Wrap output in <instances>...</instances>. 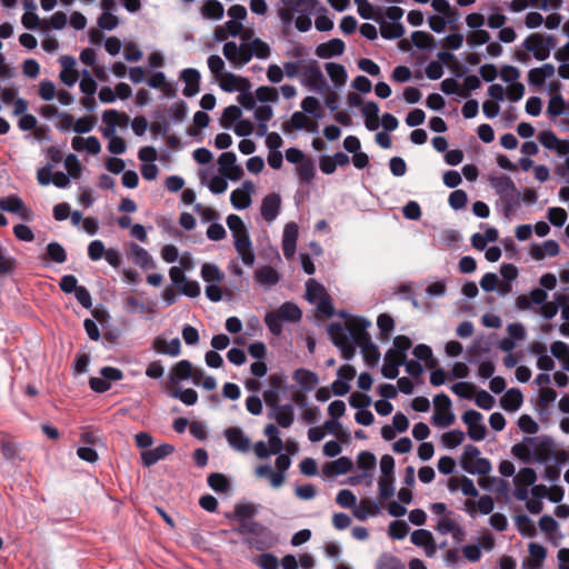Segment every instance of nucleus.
Returning <instances> with one entry per match:
<instances>
[{
    "label": "nucleus",
    "instance_id": "1",
    "mask_svg": "<svg viewBox=\"0 0 569 569\" xmlns=\"http://www.w3.org/2000/svg\"><path fill=\"white\" fill-rule=\"evenodd\" d=\"M461 468L470 475L486 476L491 471V463L487 458L480 457V450L473 445H467L463 449Z\"/></svg>",
    "mask_w": 569,
    "mask_h": 569
},
{
    "label": "nucleus",
    "instance_id": "50",
    "mask_svg": "<svg viewBox=\"0 0 569 569\" xmlns=\"http://www.w3.org/2000/svg\"><path fill=\"white\" fill-rule=\"evenodd\" d=\"M290 120L293 124V128L297 130L307 129L309 131H316L317 127H318L317 123H315V122L308 124V122H309L308 117L303 112H300V111L293 112Z\"/></svg>",
    "mask_w": 569,
    "mask_h": 569
},
{
    "label": "nucleus",
    "instance_id": "24",
    "mask_svg": "<svg viewBox=\"0 0 569 569\" xmlns=\"http://www.w3.org/2000/svg\"><path fill=\"white\" fill-rule=\"evenodd\" d=\"M276 311L283 321L298 322L302 318L301 309L293 302H284Z\"/></svg>",
    "mask_w": 569,
    "mask_h": 569
},
{
    "label": "nucleus",
    "instance_id": "46",
    "mask_svg": "<svg viewBox=\"0 0 569 569\" xmlns=\"http://www.w3.org/2000/svg\"><path fill=\"white\" fill-rule=\"evenodd\" d=\"M66 24H67V14L62 11H57L51 16L49 21L42 20L41 30L46 31L50 28L60 30V29L64 28Z\"/></svg>",
    "mask_w": 569,
    "mask_h": 569
},
{
    "label": "nucleus",
    "instance_id": "47",
    "mask_svg": "<svg viewBox=\"0 0 569 569\" xmlns=\"http://www.w3.org/2000/svg\"><path fill=\"white\" fill-rule=\"evenodd\" d=\"M172 398H177L187 406H193L198 401V393L194 389L188 388L184 390L176 389L170 392Z\"/></svg>",
    "mask_w": 569,
    "mask_h": 569
},
{
    "label": "nucleus",
    "instance_id": "36",
    "mask_svg": "<svg viewBox=\"0 0 569 569\" xmlns=\"http://www.w3.org/2000/svg\"><path fill=\"white\" fill-rule=\"evenodd\" d=\"M325 295H328L325 290V287L317 282L315 279H309L306 282V298L310 302H315L316 300H320Z\"/></svg>",
    "mask_w": 569,
    "mask_h": 569
},
{
    "label": "nucleus",
    "instance_id": "63",
    "mask_svg": "<svg viewBox=\"0 0 569 569\" xmlns=\"http://www.w3.org/2000/svg\"><path fill=\"white\" fill-rule=\"evenodd\" d=\"M254 563L261 569H278L279 560L273 553L264 552L259 555Z\"/></svg>",
    "mask_w": 569,
    "mask_h": 569
},
{
    "label": "nucleus",
    "instance_id": "52",
    "mask_svg": "<svg viewBox=\"0 0 569 569\" xmlns=\"http://www.w3.org/2000/svg\"><path fill=\"white\" fill-rule=\"evenodd\" d=\"M378 487L380 499L387 500L391 498L395 493L393 477H380Z\"/></svg>",
    "mask_w": 569,
    "mask_h": 569
},
{
    "label": "nucleus",
    "instance_id": "9",
    "mask_svg": "<svg viewBox=\"0 0 569 569\" xmlns=\"http://www.w3.org/2000/svg\"><path fill=\"white\" fill-rule=\"evenodd\" d=\"M398 352L389 349L385 355V361L381 368V373L387 379H396L399 375V367L402 366L407 356L399 357Z\"/></svg>",
    "mask_w": 569,
    "mask_h": 569
},
{
    "label": "nucleus",
    "instance_id": "45",
    "mask_svg": "<svg viewBox=\"0 0 569 569\" xmlns=\"http://www.w3.org/2000/svg\"><path fill=\"white\" fill-rule=\"evenodd\" d=\"M358 13L362 19L375 20L377 23L383 19V13L380 8L375 9L369 2L358 7Z\"/></svg>",
    "mask_w": 569,
    "mask_h": 569
},
{
    "label": "nucleus",
    "instance_id": "48",
    "mask_svg": "<svg viewBox=\"0 0 569 569\" xmlns=\"http://www.w3.org/2000/svg\"><path fill=\"white\" fill-rule=\"evenodd\" d=\"M500 198L505 204L503 211L506 216H508L520 204V192L517 190V188H515L512 192H507L500 196Z\"/></svg>",
    "mask_w": 569,
    "mask_h": 569
},
{
    "label": "nucleus",
    "instance_id": "11",
    "mask_svg": "<svg viewBox=\"0 0 569 569\" xmlns=\"http://www.w3.org/2000/svg\"><path fill=\"white\" fill-rule=\"evenodd\" d=\"M280 207H281V197L278 193L272 192V193L267 194L262 199L261 208H260L262 218L267 222H272L278 217V214L280 212Z\"/></svg>",
    "mask_w": 569,
    "mask_h": 569
},
{
    "label": "nucleus",
    "instance_id": "32",
    "mask_svg": "<svg viewBox=\"0 0 569 569\" xmlns=\"http://www.w3.org/2000/svg\"><path fill=\"white\" fill-rule=\"evenodd\" d=\"M257 515V509L251 503H238L234 507L233 515L230 516V519L241 521H247L252 519Z\"/></svg>",
    "mask_w": 569,
    "mask_h": 569
},
{
    "label": "nucleus",
    "instance_id": "57",
    "mask_svg": "<svg viewBox=\"0 0 569 569\" xmlns=\"http://www.w3.org/2000/svg\"><path fill=\"white\" fill-rule=\"evenodd\" d=\"M465 440V433L461 430H450L442 435V442L447 448L453 449Z\"/></svg>",
    "mask_w": 569,
    "mask_h": 569
},
{
    "label": "nucleus",
    "instance_id": "41",
    "mask_svg": "<svg viewBox=\"0 0 569 569\" xmlns=\"http://www.w3.org/2000/svg\"><path fill=\"white\" fill-rule=\"evenodd\" d=\"M282 321L283 320L277 313L276 310L268 312L264 317V323H266L267 328L276 337H279L282 335V331H283Z\"/></svg>",
    "mask_w": 569,
    "mask_h": 569
},
{
    "label": "nucleus",
    "instance_id": "37",
    "mask_svg": "<svg viewBox=\"0 0 569 569\" xmlns=\"http://www.w3.org/2000/svg\"><path fill=\"white\" fill-rule=\"evenodd\" d=\"M297 173L301 182L309 183L316 176L313 161L310 158H307L298 166Z\"/></svg>",
    "mask_w": 569,
    "mask_h": 569
},
{
    "label": "nucleus",
    "instance_id": "26",
    "mask_svg": "<svg viewBox=\"0 0 569 569\" xmlns=\"http://www.w3.org/2000/svg\"><path fill=\"white\" fill-rule=\"evenodd\" d=\"M325 68L336 87L339 88L346 83L347 71L342 64L336 62H327Z\"/></svg>",
    "mask_w": 569,
    "mask_h": 569
},
{
    "label": "nucleus",
    "instance_id": "33",
    "mask_svg": "<svg viewBox=\"0 0 569 569\" xmlns=\"http://www.w3.org/2000/svg\"><path fill=\"white\" fill-rule=\"evenodd\" d=\"M131 252L133 256L134 263L138 264L139 267H154L151 256L144 248L140 247L139 244L132 243Z\"/></svg>",
    "mask_w": 569,
    "mask_h": 569
},
{
    "label": "nucleus",
    "instance_id": "8",
    "mask_svg": "<svg viewBox=\"0 0 569 569\" xmlns=\"http://www.w3.org/2000/svg\"><path fill=\"white\" fill-rule=\"evenodd\" d=\"M229 446L240 452L250 450L251 441L239 427H229L224 430Z\"/></svg>",
    "mask_w": 569,
    "mask_h": 569
},
{
    "label": "nucleus",
    "instance_id": "17",
    "mask_svg": "<svg viewBox=\"0 0 569 569\" xmlns=\"http://www.w3.org/2000/svg\"><path fill=\"white\" fill-rule=\"evenodd\" d=\"M352 461L348 457H340L337 460L327 462L323 468L322 472L326 477L331 478L338 475H345L351 471L352 469Z\"/></svg>",
    "mask_w": 569,
    "mask_h": 569
},
{
    "label": "nucleus",
    "instance_id": "44",
    "mask_svg": "<svg viewBox=\"0 0 569 569\" xmlns=\"http://www.w3.org/2000/svg\"><path fill=\"white\" fill-rule=\"evenodd\" d=\"M516 525L519 532L526 537H535L537 535L536 527L527 515H519L516 517Z\"/></svg>",
    "mask_w": 569,
    "mask_h": 569
},
{
    "label": "nucleus",
    "instance_id": "55",
    "mask_svg": "<svg viewBox=\"0 0 569 569\" xmlns=\"http://www.w3.org/2000/svg\"><path fill=\"white\" fill-rule=\"evenodd\" d=\"M17 266L13 257L7 256L6 250L0 247V277L11 274Z\"/></svg>",
    "mask_w": 569,
    "mask_h": 569
},
{
    "label": "nucleus",
    "instance_id": "18",
    "mask_svg": "<svg viewBox=\"0 0 569 569\" xmlns=\"http://www.w3.org/2000/svg\"><path fill=\"white\" fill-rule=\"evenodd\" d=\"M292 378L297 381L301 390L305 392L312 391L319 382L317 373L303 368L295 370Z\"/></svg>",
    "mask_w": 569,
    "mask_h": 569
},
{
    "label": "nucleus",
    "instance_id": "35",
    "mask_svg": "<svg viewBox=\"0 0 569 569\" xmlns=\"http://www.w3.org/2000/svg\"><path fill=\"white\" fill-rule=\"evenodd\" d=\"M223 12V6L218 0H207L201 8L202 16L208 19L219 20Z\"/></svg>",
    "mask_w": 569,
    "mask_h": 569
},
{
    "label": "nucleus",
    "instance_id": "3",
    "mask_svg": "<svg viewBox=\"0 0 569 569\" xmlns=\"http://www.w3.org/2000/svg\"><path fill=\"white\" fill-rule=\"evenodd\" d=\"M462 421L468 427V436L473 441H481L486 438L487 429L481 422L482 415L473 409L465 411L462 415Z\"/></svg>",
    "mask_w": 569,
    "mask_h": 569
},
{
    "label": "nucleus",
    "instance_id": "25",
    "mask_svg": "<svg viewBox=\"0 0 569 569\" xmlns=\"http://www.w3.org/2000/svg\"><path fill=\"white\" fill-rule=\"evenodd\" d=\"M381 37L388 40L399 39L405 34V27L400 22L389 23L385 18L380 21Z\"/></svg>",
    "mask_w": 569,
    "mask_h": 569
},
{
    "label": "nucleus",
    "instance_id": "19",
    "mask_svg": "<svg viewBox=\"0 0 569 569\" xmlns=\"http://www.w3.org/2000/svg\"><path fill=\"white\" fill-rule=\"evenodd\" d=\"M269 418L274 419L280 427L289 428L295 421L293 406L282 405L280 407H276V409L269 413Z\"/></svg>",
    "mask_w": 569,
    "mask_h": 569
},
{
    "label": "nucleus",
    "instance_id": "20",
    "mask_svg": "<svg viewBox=\"0 0 569 569\" xmlns=\"http://www.w3.org/2000/svg\"><path fill=\"white\" fill-rule=\"evenodd\" d=\"M379 512L380 507L376 501L369 498H363L360 500L359 505L355 507L353 516L358 520L365 521L368 517L376 516Z\"/></svg>",
    "mask_w": 569,
    "mask_h": 569
},
{
    "label": "nucleus",
    "instance_id": "16",
    "mask_svg": "<svg viewBox=\"0 0 569 569\" xmlns=\"http://www.w3.org/2000/svg\"><path fill=\"white\" fill-rule=\"evenodd\" d=\"M180 78L186 82L182 93L186 97H193L200 90V72L197 69L188 68L182 70Z\"/></svg>",
    "mask_w": 569,
    "mask_h": 569
},
{
    "label": "nucleus",
    "instance_id": "12",
    "mask_svg": "<svg viewBox=\"0 0 569 569\" xmlns=\"http://www.w3.org/2000/svg\"><path fill=\"white\" fill-rule=\"evenodd\" d=\"M541 33L535 32L529 34L522 42V48L532 53L533 58L538 61H543L549 58L547 47L541 42Z\"/></svg>",
    "mask_w": 569,
    "mask_h": 569
},
{
    "label": "nucleus",
    "instance_id": "64",
    "mask_svg": "<svg viewBox=\"0 0 569 569\" xmlns=\"http://www.w3.org/2000/svg\"><path fill=\"white\" fill-rule=\"evenodd\" d=\"M363 360L369 367H375L380 359V351L376 345L363 346L361 350Z\"/></svg>",
    "mask_w": 569,
    "mask_h": 569
},
{
    "label": "nucleus",
    "instance_id": "29",
    "mask_svg": "<svg viewBox=\"0 0 569 569\" xmlns=\"http://www.w3.org/2000/svg\"><path fill=\"white\" fill-rule=\"evenodd\" d=\"M201 277L209 284L219 283L224 279V273L213 263H203Z\"/></svg>",
    "mask_w": 569,
    "mask_h": 569
},
{
    "label": "nucleus",
    "instance_id": "42",
    "mask_svg": "<svg viewBox=\"0 0 569 569\" xmlns=\"http://www.w3.org/2000/svg\"><path fill=\"white\" fill-rule=\"evenodd\" d=\"M323 428L329 433L335 435L341 442H348L350 440L349 432L342 429L341 423L338 420H327L323 423Z\"/></svg>",
    "mask_w": 569,
    "mask_h": 569
},
{
    "label": "nucleus",
    "instance_id": "4",
    "mask_svg": "<svg viewBox=\"0 0 569 569\" xmlns=\"http://www.w3.org/2000/svg\"><path fill=\"white\" fill-rule=\"evenodd\" d=\"M525 440L532 447V455L535 460L545 462L555 453V441L548 436L525 438Z\"/></svg>",
    "mask_w": 569,
    "mask_h": 569
},
{
    "label": "nucleus",
    "instance_id": "49",
    "mask_svg": "<svg viewBox=\"0 0 569 569\" xmlns=\"http://www.w3.org/2000/svg\"><path fill=\"white\" fill-rule=\"evenodd\" d=\"M248 46L250 47L252 57L256 56L259 59H267L270 56L269 44L260 38H254L250 43H248Z\"/></svg>",
    "mask_w": 569,
    "mask_h": 569
},
{
    "label": "nucleus",
    "instance_id": "21",
    "mask_svg": "<svg viewBox=\"0 0 569 569\" xmlns=\"http://www.w3.org/2000/svg\"><path fill=\"white\" fill-rule=\"evenodd\" d=\"M523 402L522 393L519 389L511 388L500 399L501 407L509 412L518 410Z\"/></svg>",
    "mask_w": 569,
    "mask_h": 569
},
{
    "label": "nucleus",
    "instance_id": "58",
    "mask_svg": "<svg viewBox=\"0 0 569 569\" xmlns=\"http://www.w3.org/2000/svg\"><path fill=\"white\" fill-rule=\"evenodd\" d=\"M547 112L551 117H558L565 112V100L560 93L550 98Z\"/></svg>",
    "mask_w": 569,
    "mask_h": 569
},
{
    "label": "nucleus",
    "instance_id": "28",
    "mask_svg": "<svg viewBox=\"0 0 569 569\" xmlns=\"http://www.w3.org/2000/svg\"><path fill=\"white\" fill-rule=\"evenodd\" d=\"M328 333L337 348L342 347L351 340L349 335L345 331L343 327L339 322L330 323L328 327Z\"/></svg>",
    "mask_w": 569,
    "mask_h": 569
},
{
    "label": "nucleus",
    "instance_id": "54",
    "mask_svg": "<svg viewBox=\"0 0 569 569\" xmlns=\"http://www.w3.org/2000/svg\"><path fill=\"white\" fill-rule=\"evenodd\" d=\"M369 326L370 321H368L365 318H353L349 320L347 323V328L349 330L350 339H353V336H357L360 332H366Z\"/></svg>",
    "mask_w": 569,
    "mask_h": 569
},
{
    "label": "nucleus",
    "instance_id": "61",
    "mask_svg": "<svg viewBox=\"0 0 569 569\" xmlns=\"http://www.w3.org/2000/svg\"><path fill=\"white\" fill-rule=\"evenodd\" d=\"M256 98L260 102H276L279 96L276 88L262 86L256 90Z\"/></svg>",
    "mask_w": 569,
    "mask_h": 569
},
{
    "label": "nucleus",
    "instance_id": "13",
    "mask_svg": "<svg viewBox=\"0 0 569 569\" xmlns=\"http://www.w3.org/2000/svg\"><path fill=\"white\" fill-rule=\"evenodd\" d=\"M173 451L174 447L169 443H162L154 449L144 450L141 452L142 465L149 468L158 461L170 456Z\"/></svg>",
    "mask_w": 569,
    "mask_h": 569
},
{
    "label": "nucleus",
    "instance_id": "7",
    "mask_svg": "<svg viewBox=\"0 0 569 569\" xmlns=\"http://www.w3.org/2000/svg\"><path fill=\"white\" fill-rule=\"evenodd\" d=\"M234 248L246 266H252L254 253L251 249V240L248 230L233 236Z\"/></svg>",
    "mask_w": 569,
    "mask_h": 569
},
{
    "label": "nucleus",
    "instance_id": "27",
    "mask_svg": "<svg viewBox=\"0 0 569 569\" xmlns=\"http://www.w3.org/2000/svg\"><path fill=\"white\" fill-rule=\"evenodd\" d=\"M43 260L52 261L56 263H63L67 261V252L59 242L52 241L47 246Z\"/></svg>",
    "mask_w": 569,
    "mask_h": 569
},
{
    "label": "nucleus",
    "instance_id": "31",
    "mask_svg": "<svg viewBox=\"0 0 569 569\" xmlns=\"http://www.w3.org/2000/svg\"><path fill=\"white\" fill-rule=\"evenodd\" d=\"M550 351L555 358L561 361L563 369L569 371V346L563 341H555L550 346Z\"/></svg>",
    "mask_w": 569,
    "mask_h": 569
},
{
    "label": "nucleus",
    "instance_id": "56",
    "mask_svg": "<svg viewBox=\"0 0 569 569\" xmlns=\"http://www.w3.org/2000/svg\"><path fill=\"white\" fill-rule=\"evenodd\" d=\"M467 201H468L467 192L465 190H461V189L452 191L449 194V199H448L449 206L453 210L463 209L466 207V204H467Z\"/></svg>",
    "mask_w": 569,
    "mask_h": 569
},
{
    "label": "nucleus",
    "instance_id": "2",
    "mask_svg": "<svg viewBox=\"0 0 569 569\" xmlns=\"http://www.w3.org/2000/svg\"><path fill=\"white\" fill-rule=\"evenodd\" d=\"M435 413L432 423L446 428L455 422V415L451 412V399L446 393H439L433 398Z\"/></svg>",
    "mask_w": 569,
    "mask_h": 569
},
{
    "label": "nucleus",
    "instance_id": "23",
    "mask_svg": "<svg viewBox=\"0 0 569 569\" xmlns=\"http://www.w3.org/2000/svg\"><path fill=\"white\" fill-rule=\"evenodd\" d=\"M256 280L260 284L272 287L280 280L278 271L271 266H263L254 272Z\"/></svg>",
    "mask_w": 569,
    "mask_h": 569
},
{
    "label": "nucleus",
    "instance_id": "60",
    "mask_svg": "<svg viewBox=\"0 0 569 569\" xmlns=\"http://www.w3.org/2000/svg\"><path fill=\"white\" fill-rule=\"evenodd\" d=\"M490 40V33L483 29H477L467 36V43L471 47L481 46L488 43Z\"/></svg>",
    "mask_w": 569,
    "mask_h": 569
},
{
    "label": "nucleus",
    "instance_id": "14",
    "mask_svg": "<svg viewBox=\"0 0 569 569\" xmlns=\"http://www.w3.org/2000/svg\"><path fill=\"white\" fill-rule=\"evenodd\" d=\"M346 44L339 38H333L316 48V56L321 59H330L341 56L345 52Z\"/></svg>",
    "mask_w": 569,
    "mask_h": 569
},
{
    "label": "nucleus",
    "instance_id": "22",
    "mask_svg": "<svg viewBox=\"0 0 569 569\" xmlns=\"http://www.w3.org/2000/svg\"><path fill=\"white\" fill-rule=\"evenodd\" d=\"M193 373V366L189 360H180L170 370V381L177 383L181 380L189 379Z\"/></svg>",
    "mask_w": 569,
    "mask_h": 569
},
{
    "label": "nucleus",
    "instance_id": "43",
    "mask_svg": "<svg viewBox=\"0 0 569 569\" xmlns=\"http://www.w3.org/2000/svg\"><path fill=\"white\" fill-rule=\"evenodd\" d=\"M377 326L380 330L381 339H389L391 331L395 329V321L388 313H381L378 316Z\"/></svg>",
    "mask_w": 569,
    "mask_h": 569
},
{
    "label": "nucleus",
    "instance_id": "5",
    "mask_svg": "<svg viewBox=\"0 0 569 569\" xmlns=\"http://www.w3.org/2000/svg\"><path fill=\"white\" fill-rule=\"evenodd\" d=\"M0 209L11 213H18L21 219L27 221L33 219V211L28 208L17 194L0 198Z\"/></svg>",
    "mask_w": 569,
    "mask_h": 569
},
{
    "label": "nucleus",
    "instance_id": "6",
    "mask_svg": "<svg viewBox=\"0 0 569 569\" xmlns=\"http://www.w3.org/2000/svg\"><path fill=\"white\" fill-rule=\"evenodd\" d=\"M303 83L315 91L323 90L326 80L316 60L303 68Z\"/></svg>",
    "mask_w": 569,
    "mask_h": 569
},
{
    "label": "nucleus",
    "instance_id": "40",
    "mask_svg": "<svg viewBox=\"0 0 569 569\" xmlns=\"http://www.w3.org/2000/svg\"><path fill=\"white\" fill-rule=\"evenodd\" d=\"M207 481L209 487L217 492H226L230 488L229 480L223 473L213 472L209 475Z\"/></svg>",
    "mask_w": 569,
    "mask_h": 569
},
{
    "label": "nucleus",
    "instance_id": "62",
    "mask_svg": "<svg viewBox=\"0 0 569 569\" xmlns=\"http://www.w3.org/2000/svg\"><path fill=\"white\" fill-rule=\"evenodd\" d=\"M263 530V526L257 521H241L239 527L234 529V532L239 535H256L259 536Z\"/></svg>",
    "mask_w": 569,
    "mask_h": 569
},
{
    "label": "nucleus",
    "instance_id": "59",
    "mask_svg": "<svg viewBox=\"0 0 569 569\" xmlns=\"http://www.w3.org/2000/svg\"><path fill=\"white\" fill-rule=\"evenodd\" d=\"M403 563L391 553H382L377 561V569H398Z\"/></svg>",
    "mask_w": 569,
    "mask_h": 569
},
{
    "label": "nucleus",
    "instance_id": "34",
    "mask_svg": "<svg viewBox=\"0 0 569 569\" xmlns=\"http://www.w3.org/2000/svg\"><path fill=\"white\" fill-rule=\"evenodd\" d=\"M411 41L418 49L431 50L435 47V37L426 31H413L411 33Z\"/></svg>",
    "mask_w": 569,
    "mask_h": 569
},
{
    "label": "nucleus",
    "instance_id": "38",
    "mask_svg": "<svg viewBox=\"0 0 569 569\" xmlns=\"http://www.w3.org/2000/svg\"><path fill=\"white\" fill-rule=\"evenodd\" d=\"M241 116L242 111L238 106H229L223 110L222 116L220 118V123L223 128L228 129L234 121H239Z\"/></svg>",
    "mask_w": 569,
    "mask_h": 569
},
{
    "label": "nucleus",
    "instance_id": "30",
    "mask_svg": "<svg viewBox=\"0 0 569 569\" xmlns=\"http://www.w3.org/2000/svg\"><path fill=\"white\" fill-rule=\"evenodd\" d=\"M490 184L496 190L497 194H499V197L507 192H512L516 188L515 182L508 176L491 177Z\"/></svg>",
    "mask_w": 569,
    "mask_h": 569
},
{
    "label": "nucleus",
    "instance_id": "53",
    "mask_svg": "<svg viewBox=\"0 0 569 569\" xmlns=\"http://www.w3.org/2000/svg\"><path fill=\"white\" fill-rule=\"evenodd\" d=\"M528 550H529L530 556L537 560L531 563V568L539 569L541 566V561L547 556V549L537 542H530Z\"/></svg>",
    "mask_w": 569,
    "mask_h": 569
},
{
    "label": "nucleus",
    "instance_id": "39",
    "mask_svg": "<svg viewBox=\"0 0 569 569\" xmlns=\"http://www.w3.org/2000/svg\"><path fill=\"white\" fill-rule=\"evenodd\" d=\"M128 120L129 118L126 113H120L114 109L106 110L102 114V121L109 127L124 126L128 123Z\"/></svg>",
    "mask_w": 569,
    "mask_h": 569
},
{
    "label": "nucleus",
    "instance_id": "10",
    "mask_svg": "<svg viewBox=\"0 0 569 569\" xmlns=\"http://www.w3.org/2000/svg\"><path fill=\"white\" fill-rule=\"evenodd\" d=\"M298 239V224L289 222L284 226L282 234V251L286 259H292L296 253Z\"/></svg>",
    "mask_w": 569,
    "mask_h": 569
},
{
    "label": "nucleus",
    "instance_id": "51",
    "mask_svg": "<svg viewBox=\"0 0 569 569\" xmlns=\"http://www.w3.org/2000/svg\"><path fill=\"white\" fill-rule=\"evenodd\" d=\"M303 112L312 114L315 118H321V107L317 98L309 96L301 101Z\"/></svg>",
    "mask_w": 569,
    "mask_h": 569
},
{
    "label": "nucleus",
    "instance_id": "15",
    "mask_svg": "<svg viewBox=\"0 0 569 569\" xmlns=\"http://www.w3.org/2000/svg\"><path fill=\"white\" fill-rule=\"evenodd\" d=\"M251 190L252 183L250 181H244L241 188L231 192V204L238 210L247 209L251 204Z\"/></svg>",
    "mask_w": 569,
    "mask_h": 569
}]
</instances>
